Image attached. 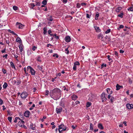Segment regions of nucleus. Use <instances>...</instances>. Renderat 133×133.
<instances>
[{"mask_svg":"<svg viewBox=\"0 0 133 133\" xmlns=\"http://www.w3.org/2000/svg\"><path fill=\"white\" fill-rule=\"evenodd\" d=\"M50 94L52 98L57 100L61 96V91L59 88H56L51 91Z\"/></svg>","mask_w":133,"mask_h":133,"instance_id":"obj_1","label":"nucleus"},{"mask_svg":"<svg viewBox=\"0 0 133 133\" xmlns=\"http://www.w3.org/2000/svg\"><path fill=\"white\" fill-rule=\"evenodd\" d=\"M28 70H29L32 75H35L36 72L34 70L32 67L30 66H28L27 67Z\"/></svg>","mask_w":133,"mask_h":133,"instance_id":"obj_2","label":"nucleus"},{"mask_svg":"<svg viewBox=\"0 0 133 133\" xmlns=\"http://www.w3.org/2000/svg\"><path fill=\"white\" fill-rule=\"evenodd\" d=\"M25 122H24L23 121L21 120V121H19L18 123V125L19 127H23L25 129H27L26 127L24 125Z\"/></svg>","mask_w":133,"mask_h":133,"instance_id":"obj_3","label":"nucleus"},{"mask_svg":"<svg viewBox=\"0 0 133 133\" xmlns=\"http://www.w3.org/2000/svg\"><path fill=\"white\" fill-rule=\"evenodd\" d=\"M58 128L59 129H62V130L64 131L66 130V128L64 124H62L58 126Z\"/></svg>","mask_w":133,"mask_h":133,"instance_id":"obj_4","label":"nucleus"},{"mask_svg":"<svg viewBox=\"0 0 133 133\" xmlns=\"http://www.w3.org/2000/svg\"><path fill=\"white\" fill-rule=\"evenodd\" d=\"M28 94L25 92H22L21 95V96L22 99H25L28 96Z\"/></svg>","mask_w":133,"mask_h":133,"instance_id":"obj_5","label":"nucleus"},{"mask_svg":"<svg viewBox=\"0 0 133 133\" xmlns=\"http://www.w3.org/2000/svg\"><path fill=\"white\" fill-rule=\"evenodd\" d=\"M16 26L19 29H22L23 27V26L22 24L18 22L16 23Z\"/></svg>","mask_w":133,"mask_h":133,"instance_id":"obj_6","label":"nucleus"},{"mask_svg":"<svg viewBox=\"0 0 133 133\" xmlns=\"http://www.w3.org/2000/svg\"><path fill=\"white\" fill-rule=\"evenodd\" d=\"M102 99V101L103 102L106 101L107 98L105 97V93H103L101 96Z\"/></svg>","mask_w":133,"mask_h":133,"instance_id":"obj_7","label":"nucleus"},{"mask_svg":"<svg viewBox=\"0 0 133 133\" xmlns=\"http://www.w3.org/2000/svg\"><path fill=\"white\" fill-rule=\"evenodd\" d=\"M62 111V108L60 107H57L56 109V111L57 114L60 113Z\"/></svg>","mask_w":133,"mask_h":133,"instance_id":"obj_8","label":"nucleus"},{"mask_svg":"<svg viewBox=\"0 0 133 133\" xmlns=\"http://www.w3.org/2000/svg\"><path fill=\"white\" fill-rule=\"evenodd\" d=\"M30 113L29 111H25L24 113V116L26 117H29Z\"/></svg>","mask_w":133,"mask_h":133,"instance_id":"obj_9","label":"nucleus"},{"mask_svg":"<svg viewBox=\"0 0 133 133\" xmlns=\"http://www.w3.org/2000/svg\"><path fill=\"white\" fill-rule=\"evenodd\" d=\"M126 107L128 109H131L133 108V105L132 104H127Z\"/></svg>","mask_w":133,"mask_h":133,"instance_id":"obj_10","label":"nucleus"},{"mask_svg":"<svg viewBox=\"0 0 133 133\" xmlns=\"http://www.w3.org/2000/svg\"><path fill=\"white\" fill-rule=\"evenodd\" d=\"M43 66L42 65H38L37 66V67L38 69L40 71H41L43 73H44V71L43 70Z\"/></svg>","mask_w":133,"mask_h":133,"instance_id":"obj_11","label":"nucleus"},{"mask_svg":"<svg viewBox=\"0 0 133 133\" xmlns=\"http://www.w3.org/2000/svg\"><path fill=\"white\" fill-rule=\"evenodd\" d=\"M65 41L67 42H69L71 41V38L70 37L68 36L65 38Z\"/></svg>","mask_w":133,"mask_h":133,"instance_id":"obj_12","label":"nucleus"},{"mask_svg":"<svg viewBox=\"0 0 133 133\" xmlns=\"http://www.w3.org/2000/svg\"><path fill=\"white\" fill-rule=\"evenodd\" d=\"M23 45L21 43L19 46V48L20 50V52H22L23 51Z\"/></svg>","mask_w":133,"mask_h":133,"instance_id":"obj_13","label":"nucleus"},{"mask_svg":"<svg viewBox=\"0 0 133 133\" xmlns=\"http://www.w3.org/2000/svg\"><path fill=\"white\" fill-rule=\"evenodd\" d=\"M98 127L101 130H103L104 128L101 123H99L98 124Z\"/></svg>","mask_w":133,"mask_h":133,"instance_id":"obj_14","label":"nucleus"},{"mask_svg":"<svg viewBox=\"0 0 133 133\" xmlns=\"http://www.w3.org/2000/svg\"><path fill=\"white\" fill-rule=\"evenodd\" d=\"M78 98L77 96L75 95L74 94L72 95V99L74 100H75Z\"/></svg>","mask_w":133,"mask_h":133,"instance_id":"obj_15","label":"nucleus"},{"mask_svg":"<svg viewBox=\"0 0 133 133\" xmlns=\"http://www.w3.org/2000/svg\"><path fill=\"white\" fill-rule=\"evenodd\" d=\"M116 90H119L121 88H122L123 87L122 86L119 85L118 84H117L116 86Z\"/></svg>","mask_w":133,"mask_h":133,"instance_id":"obj_16","label":"nucleus"},{"mask_svg":"<svg viewBox=\"0 0 133 133\" xmlns=\"http://www.w3.org/2000/svg\"><path fill=\"white\" fill-rule=\"evenodd\" d=\"M10 65H11V67L12 68H13L15 70H17L14 63H13V62H11L10 63Z\"/></svg>","mask_w":133,"mask_h":133,"instance_id":"obj_17","label":"nucleus"},{"mask_svg":"<svg viewBox=\"0 0 133 133\" xmlns=\"http://www.w3.org/2000/svg\"><path fill=\"white\" fill-rule=\"evenodd\" d=\"M103 35L101 34H99L98 36V38L100 39H101L103 38Z\"/></svg>","mask_w":133,"mask_h":133,"instance_id":"obj_18","label":"nucleus"},{"mask_svg":"<svg viewBox=\"0 0 133 133\" xmlns=\"http://www.w3.org/2000/svg\"><path fill=\"white\" fill-rule=\"evenodd\" d=\"M121 9V7H118L116 8V11L117 12H119Z\"/></svg>","mask_w":133,"mask_h":133,"instance_id":"obj_19","label":"nucleus"},{"mask_svg":"<svg viewBox=\"0 0 133 133\" xmlns=\"http://www.w3.org/2000/svg\"><path fill=\"white\" fill-rule=\"evenodd\" d=\"M33 126V123H31L30 125V128H31L32 130H35V127Z\"/></svg>","mask_w":133,"mask_h":133,"instance_id":"obj_20","label":"nucleus"},{"mask_svg":"<svg viewBox=\"0 0 133 133\" xmlns=\"http://www.w3.org/2000/svg\"><path fill=\"white\" fill-rule=\"evenodd\" d=\"M95 30H96V31L97 32H100L101 31V30L99 29V27H95Z\"/></svg>","mask_w":133,"mask_h":133,"instance_id":"obj_21","label":"nucleus"},{"mask_svg":"<svg viewBox=\"0 0 133 133\" xmlns=\"http://www.w3.org/2000/svg\"><path fill=\"white\" fill-rule=\"evenodd\" d=\"M8 86V84L6 82H4V85H3V87L4 89H6Z\"/></svg>","mask_w":133,"mask_h":133,"instance_id":"obj_22","label":"nucleus"},{"mask_svg":"<svg viewBox=\"0 0 133 133\" xmlns=\"http://www.w3.org/2000/svg\"><path fill=\"white\" fill-rule=\"evenodd\" d=\"M115 100V98L113 97H111L110 99V102H111V103H112Z\"/></svg>","mask_w":133,"mask_h":133,"instance_id":"obj_23","label":"nucleus"},{"mask_svg":"<svg viewBox=\"0 0 133 133\" xmlns=\"http://www.w3.org/2000/svg\"><path fill=\"white\" fill-rule=\"evenodd\" d=\"M41 7H44L45 8V9H44V8H43L42 9L44 10V11H47V7L46 6H44V5H42L41 6Z\"/></svg>","mask_w":133,"mask_h":133,"instance_id":"obj_24","label":"nucleus"},{"mask_svg":"<svg viewBox=\"0 0 133 133\" xmlns=\"http://www.w3.org/2000/svg\"><path fill=\"white\" fill-rule=\"evenodd\" d=\"M91 104V103L90 102H88L87 103L86 106L87 107H89Z\"/></svg>","mask_w":133,"mask_h":133,"instance_id":"obj_25","label":"nucleus"},{"mask_svg":"<svg viewBox=\"0 0 133 133\" xmlns=\"http://www.w3.org/2000/svg\"><path fill=\"white\" fill-rule=\"evenodd\" d=\"M99 13L98 12L96 14V15L95 16V19L96 20H97L98 19V17L99 16Z\"/></svg>","mask_w":133,"mask_h":133,"instance_id":"obj_26","label":"nucleus"},{"mask_svg":"<svg viewBox=\"0 0 133 133\" xmlns=\"http://www.w3.org/2000/svg\"><path fill=\"white\" fill-rule=\"evenodd\" d=\"M59 105H60L61 106L63 107V108H64L65 107V105H64V103L62 102H61L59 104Z\"/></svg>","mask_w":133,"mask_h":133,"instance_id":"obj_27","label":"nucleus"},{"mask_svg":"<svg viewBox=\"0 0 133 133\" xmlns=\"http://www.w3.org/2000/svg\"><path fill=\"white\" fill-rule=\"evenodd\" d=\"M90 129L91 130H93V125L91 123L90 124Z\"/></svg>","mask_w":133,"mask_h":133,"instance_id":"obj_28","label":"nucleus"},{"mask_svg":"<svg viewBox=\"0 0 133 133\" xmlns=\"http://www.w3.org/2000/svg\"><path fill=\"white\" fill-rule=\"evenodd\" d=\"M47 2L46 0H44L42 2V3L44 5H45L46 4Z\"/></svg>","mask_w":133,"mask_h":133,"instance_id":"obj_29","label":"nucleus"},{"mask_svg":"<svg viewBox=\"0 0 133 133\" xmlns=\"http://www.w3.org/2000/svg\"><path fill=\"white\" fill-rule=\"evenodd\" d=\"M47 28L45 27L43 29V34L45 35L47 32Z\"/></svg>","mask_w":133,"mask_h":133,"instance_id":"obj_30","label":"nucleus"},{"mask_svg":"<svg viewBox=\"0 0 133 133\" xmlns=\"http://www.w3.org/2000/svg\"><path fill=\"white\" fill-rule=\"evenodd\" d=\"M12 118V117H8V120L9 121L10 123H11V122Z\"/></svg>","mask_w":133,"mask_h":133,"instance_id":"obj_31","label":"nucleus"},{"mask_svg":"<svg viewBox=\"0 0 133 133\" xmlns=\"http://www.w3.org/2000/svg\"><path fill=\"white\" fill-rule=\"evenodd\" d=\"M106 64H104V63L102 65L101 67V69H102L106 67Z\"/></svg>","mask_w":133,"mask_h":133,"instance_id":"obj_32","label":"nucleus"},{"mask_svg":"<svg viewBox=\"0 0 133 133\" xmlns=\"http://www.w3.org/2000/svg\"><path fill=\"white\" fill-rule=\"evenodd\" d=\"M20 41H21V39L19 37H17L16 39V41L17 42H18Z\"/></svg>","mask_w":133,"mask_h":133,"instance_id":"obj_33","label":"nucleus"},{"mask_svg":"<svg viewBox=\"0 0 133 133\" xmlns=\"http://www.w3.org/2000/svg\"><path fill=\"white\" fill-rule=\"evenodd\" d=\"M74 64L75 65H80V63L78 61H76L75 62Z\"/></svg>","mask_w":133,"mask_h":133,"instance_id":"obj_34","label":"nucleus"},{"mask_svg":"<svg viewBox=\"0 0 133 133\" xmlns=\"http://www.w3.org/2000/svg\"><path fill=\"white\" fill-rule=\"evenodd\" d=\"M81 4L79 3H77L76 4V7L77 8H80L81 7Z\"/></svg>","mask_w":133,"mask_h":133,"instance_id":"obj_35","label":"nucleus"},{"mask_svg":"<svg viewBox=\"0 0 133 133\" xmlns=\"http://www.w3.org/2000/svg\"><path fill=\"white\" fill-rule=\"evenodd\" d=\"M16 82L17 83V85H19L21 83V82L19 79H17Z\"/></svg>","mask_w":133,"mask_h":133,"instance_id":"obj_36","label":"nucleus"},{"mask_svg":"<svg viewBox=\"0 0 133 133\" xmlns=\"http://www.w3.org/2000/svg\"><path fill=\"white\" fill-rule=\"evenodd\" d=\"M128 11H133V8L132 7H130L128 9Z\"/></svg>","mask_w":133,"mask_h":133,"instance_id":"obj_37","label":"nucleus"},{"mask_svg":"<svg viewBox=\"0 0 133 133\" xmlns=\"http://www.w3.org/2000/svg\"><path fill=\"white\" fill-rule=\"evenodd\" d=\"M53 57H56V58H58V55L57 54L54 53L53 55Z\"/></svg>","mask_w":133,"mask_h":133,"instance_id":"obj_38","label":"nucleus"},{"mask_svg":"<svg viewBox=\"0 0 133 133\" xmlns=\"http://www.w3.org/2000/svg\"><path fill=\"white\" fill-rule=\"evenodd\" d=\"M48 20L51 21H52L53 20V19L52 18V16H50L48 18Z\"/></svg>","mask_w":133,"mask_h":133,"instance_id":"obj_39","label":"nucleus"},{"mask_svg":"<svg viewBox=\"0 0 133 133\" xmlns=\"http://www.w3.org/2000/svg\"><path fill=\"white\" fill-rule=\"evenodd\" d=\"M123 13H121L120 14H119L118 15V16L120 17V18H122L123 17Z\"/></svg>","mask_w":133,"mask_h":133,"instance_id":"obj_40","label":"nucleus"},{"mask_svg":"<svg viewBox=\"0 0 133 133\" xmlns=\"http://www.w3.org/2000/svg\"><path fill=\"white\" fill-rule=\"evenodd\" d=\"M41 4V2H36V5L37 6H39Z\"/></svg>","mask_w":133,"mask_h":133,"instance_id":"obj_41","label":"nucleus"},{"mask_svg":"<svg viewBox=\"0 0 133 133\" xmlns=\"http://www.w3.org/2000/svg\"><path fill=\"white\" fill-rule=\"evenodd\" d=\"M24 71L25 72V74H26V76H28V73L26 72V68H24Z\"/></svg>","mask_w":133,"mask_h":133,"instance_id":"obj_42","label":"nucleus"},{"mask_svg":"<svg viewBox=\"0 0 133 133\" xmlns=\"http://www.w3.org/2000/svg\"><path fill=\"white\" fill-rule=\"evenodd\" d=\"M18 8V7L17 6H14L13 7V9L15 10H17Z\"/></svg>","mask_w":133,"mask_h":133,"instance_id":"obj_43","label":"nucleus"},{"mask_svg":"<svg viewBox=\"0 0 133 133\" xmlns=\"http://www.w3.org/2000/svg\"><path fill=\"white\" fill-rule=\"evenodd\" d=\"M2 71L4 74H5L6 73V71L4 69H2Z\"/></svg>","mask_w":133,"mask_h":133,"instance_id":"obj_44","label":"nucleus"},{"mask_svg":"<svg viewBox=\"0 0 133 133\" xmlns=\"http://www.w3.org/2000/svg\"><path fill=\"white\" fill-rule=\"evenodd\" d=\"M37 48V47L35 46H33L32 48V49L33 50V51H35L36 50V49Z\"/></svg>","mask_w":133,"mask_h":133,"instance_id":"obj_45","label":"nucleus"},{"mask_svg":"<svg viewBox=\"0 0 133 133\" xmlns=\"http://www.w3.org/2000/svg\"><path fill=\"white\" fill-rule=\"evenodd\" d=\"M76 66L74 64V66L73 67V70H74L75 71L76 70Z\"/></svg>","mask_w":133,"mask_h":133,"instance_id":"obj_46","label":"nucleus"},{"mask_svg":"<svg viewBox=\"0 0 133 133\" xmlns=\"http://www.w3.org/2000/svg\"><path fill=\"white\" fill-rule=\"evenodd\" d=\"M123 27H124L123 25H121L119 26V28H118V29L119 30V29H120L121 28H123Z\"/></svg>","mask_w":133,"mask_h":133,"instance_id":"obj_47","label":"nucleus"},{"mask_svg":"<svg viewBox=\"0 0 133 133\" xmlns=\"http://www.w3.org/2000/svg\"><path fill=\"white\" fill-rule=\"evenodd\" d=\"M49 91L48 90H46L45 91V95H48L49 94Z\"/></svg>","mask_w":133,"mask_h":133,"instance_id":"obj_48","label":"nucleus"},{"mask_svg":"<svg viewBox=\"0 0 133 133\" xmlns=\"http://www.w3.org/2000/svg\"><path fill=\"white\" fill-rule=\"evenodd\" d=\"M65 51L66 52V54H69V51L68 50V48H66L65 49Z\"/></svg>","mask_w":133,"mask_h":133,"instance_id":"obj_49","label":"nucleus"},{"mask_svg":"<svg viewBox=\"0 0 133 133\" xmlns=\"http://www.w3.org/2000/svg\"><path fill=\"white\" fill-rule=\"evenodd\" d=\"M66 17L68 18H71L70 20H71L72 19V17L70 15H67Z\"/></svg>","mask_w":133,"mask_h":133,"instance_id":"obj_50","label":"nucleus"},{"mask_svg":"<svg viewBox=\"0 0 133 133\" xmlns=\"http://www.w3.org/2000/svg\"><path fill=\"white\" fill-rule=\"evenodd\" d=\"M3 103V100L0 98V105H2Z\"/></svg>","mask_w":133,"mask_h":133,"instance_id":"obj_51","label":"nucleus"},{"mask_svg":"<svg viewBox=\"0 0 133 133\" xmlns=\"http://www.w3.org/2000/svg\"><path fill=\"white\" fill-rule=\"evenodd\" d=\"M37 60L39 62H41V57H38L37 58Z\"/></svg>","mask_w":133,"mask_h":133,"instance_id":"obj_52","label":"nucleus"},{"mask_svg":"<svg viewBox=\"0 0 133 133\" xmlns=\"http://www.w3.org/2000/svg\"><path fill=\"white\" fill-rule=\"evenodd\" d=\"M61 129H59V128H58V130L59 133H61L62 132L64 131L63 130H61Z\"/></svg>","mask_w":133,"mask_h":133,"instance_id":"obj_53","label":"nucleus"},{"mask_svg":"<svg viewBox=\"0 0 133 133\" xmlns=\"http://www.w3.org/2000/svg\"><path fill=\"white\" fill-rule=\"evenodd\" d=\"M14 56L15 57V58L16 59L17 61H18V60L17 59V58H18V56L17 55H16L15 54H14Z\"/></svg>","mask_w":133,"mask_h":133,"instance_id":"obj_54","label":"nucleus"},{"mask_svg":"<svg viewBox=\"0 0 133 133\" xmlns=\"http://www.w3.org/2000/svg\"><path fill=\"white\" fill-rule=\"evenodd\" d=\"M63 3H65L67 2V0H61Z\"/></svg>","mask_w":133,"mask_h":133,"instance_id":"obj_55","label":"nucleus"},{"mask_svg":"<svg viewBox=\"0 0 133 133\" xmlns=\"http://www.w3.org/2000/svg\"><path fill=\"white\" fill-rule=\"evenodd\" d=\"M8 55L7 54H6L5 55H3V57L4 58L5 57V58L6 59H7V56Z\"/></svg>","mask_w":133,"mask_h":133,"instance_id":"obj_56","label":"nucleus"},{"mask_svg":"<svg viewBox=\"0 0 133 133\" xmlns=\"http://www.w3.org/2000/svg\"><path fill=\"white\" fill-rule=\"evenodd\" d=\"M90 16H91V15H89L88 14H87V16L86 17H87V18H90Z\"/></svg>","mask_w":133,"mask_h":133,"instance_id":"obj_57","label":"nucleus"},{"mask_svg":"<svg viewBox=\"0 0 133 133\" xmlns=\"http://www.w3.org/2000/svg\"><path fill=\"white\" fill-rule=\"evenodd\" d=\"M10 33L14 35H17L16 33H15V32L14 31H11V32Z\"/></svg>","mask_w":133,"mask_h":133,"instance_id":"obj_58","label":"nucleus"},{"mask_svg":"<svg viewBox=\"0 0 133 133\" xmlns=\"http://www.w3.org/2000/svg\"><path fill=\"white\" fill-rule=\"evenodd\" d=\"M5 50V48L4 50H2L1 51V52L2 53H5L6 52Z\"/></svg>","mask_w":133,"mask_h":133,"instance_id":"obj_59","label":"nucleus"},{"mask_svg":"<svg viewBox=\"0 0 133 133\" xmlns=\"http://www.w3.org/2000/svg\"><path fill=\"white\" fill-rule=\"evenodd\" d=\"M79 103L80 102L78 101H77L75 103V104L76 105H77L78 104H79Z\"/></svg>","mask_w":133,"mask_h":133,"instance_id":"obj_60","label":"nucleus"},{"mask_svg":"<svg viewBox=\"0 0 133 133\" xmlns=\"http://www.w3.org/2000/svg\"><path fill=\"white\" fill-rule=\"evenodd\" d=\"M86 5V4L85 3H81V5L82 6Z\"/></svg>","mask_w":133,"mask_h":133,"instance_id":"obj_61","label":"nucleus"},{"mask_svg":"<svg viewBox=\"0 0 133 133\" xmlns=\"http://www.w3.org/2000/svg\"><path fill=\"white\" fill-rule=\"evenodd\" d=\"M77 126L76 125L75 127L74 125H72L71 126V127L73 129H75L76 127Z\"/></svg>","mask_w":133,"mask_h":133,"instance_id":"obj_62","label":"nucleus"},{"mask_svg":"<svg viewBox=\"0 0 133 133\" xmlns=\"http://www.w3.org/2000/svg\"><path fill=\"white\" fill-rule=\"evenodd\" d=\"M36 89L35 88H34L33 89V92H35Z\"/></svg>","mask_w":133,"mask_h":133,"instance_id":"obj_63","label":"nucleus"},{"mask_svg":"<svg viewBox=\"0 0 133 133\" xmlns=\"http://www.w3.org/2000/svg\"><path fill=\"white\" fill-rule=\"evenodd\" d=\"M74 102H72V104H71V106L72 107H74L75 106V104L74 103Z\"/></svg>","mask_w":133,"mask_h":133,"instance_id":"obj_64","label":"nucleus"}]
</instances>
